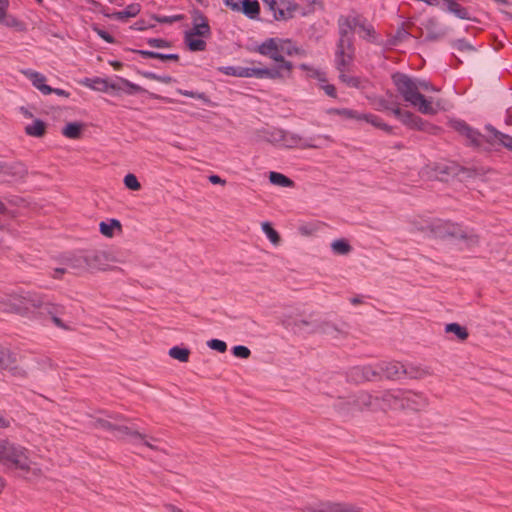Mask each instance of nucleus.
I'll return each mask as SVG.
<instances>
[{"mask_svg":"<svg viewBox=\"0 0 512 512\" xmlns=\"http://www.w3.org/2000/svg\"><path fill=\"white\" fill-rule=\"evenodd\" d=\"M207 346L212 349L216 350L220 353H224L227 351V344L219 339H211L207 342Z\"/></svg>","mask_w":512,"mask_h":512,"instance_id":"obj_61","label":"nucleus"},{"mask_svg":"<svg viewBox=\"0 0 512 512\" xmlns=\"http://www.w3.org/2000/svg\"><path fill=\"white\" fill-rule=\"evenodd\" d=\"M147 44L153 48H170L172 43L163 38H148Z\"/></svg>","mask_w":512,"mask_h":512,"instance_id":"obj_58","label":"nucleus"},{"mask_svg":"<svg viewBox=\"0 0 512 512\" xmlns=\"http://www.w3.org/2000/svg\"><path fill=\"white\" fill-rule=\"evenodd\" d=\"M22 73L29 78L32 81V84L42 92V86H48L45 84L46 77L36 71H33L31 69L23 70Z\"/></svg>","mask_w":512,"mask_h":512,"instance_id":"obj_40","label":"nucleus"},{"mask_svg":"<svg viewBox=\"0 0 512 512\" xmlns=\"http://www.w3.org/2000/svg\"><path fill=\"white\" fill-rule=\"evenodd\" d=\"M177 92L183 96L200 99L205 103L210 102L208 96L204 92H194V91H188V90H182V89H178Z\"/></svg>","mask_w":512,"mask_h":512,"instance_id":"obj_57","label":"nucleus"},{"mask_svg":"<svg viewBox=\"0 0 512 512\" xmlns=\"http://www.w3.org/2000/svg\"><path fill=\"white\" fill-rule=\"evenodd\" d=\"M117 79L119 80L120 84H122V91L128 95L145 93V94H148L150 96V98H152V99H160L159 95H157L155 93H151L148 90H146L145 88H143L135 83H132L131 81H129L125 78L117 77Z\"/></svg>","mask_w":512,"mask_h":512,"instance_id":"obj_29","label":"nucleus"},{"mask_svg":"<svg viewBox=\"0 0 512 512\" xmlns=\"http://www.w3.org/2000/svg\"><path fill=\"white\" fill-rule=\"evenodd\" d=\"M403 390H385L380 396H374L378 398V410H400L403 408L402 401Z\"/></svg>","mask_w":512,"mask_h":512,"instance_id":"obj_16","label":"nucleus"},{"mask_svg":"<svg viewBox=\"0 0 512 512\" xmlns=\"http://www.w3.org/2000/svg\"><path fill=\"white\" fill-rule=\"evenodd\" d=\"M107 83L108 79H102L99 77H95L93 79L86 78L83 82L86 86L101 92H107Z\"/></svg>","mask_w":512,"mask_h":512,"instance_id":"obj_46","label":"nucleus"},{"mask_svg":"<svg viewBox=\"0 0 512 512\" xmlns=\"http://www.w3.org/2000/svg\"><path fill=\"white\" fill-rule=\"evenodd\" d=\"M64 313V306L52 303L46 296H44V299L38 310L37 317H50L52 322L58 328H61L63 330H69V327L60 318V316H62Z\"/></svg>","mask_w":512,"mask_h":512,"instance_id":"obj_13","label":"nucleus"},{"mask_svg":"<svg viewBox=\"0 0 512 512\" xmlns=\"http://www.w3.org/2000/svg\"><path fill=\"white\" fill-rule=\"evenodd\" d=\"M85 262H87V272L94 270H105L109 265V256L102 250L84 251Z\"/></svg>","mask_w":512,"mask_h":512,"instance_id":"obj_18","label":"nucleus"},{"mask_svg":"<svg viewBox=\"0 0 512 512\" xmlns=\"http://www.w3.org/2000/svg\"><path fill=\"white\" fill-rule=\"evenodd\" d=\"M262 230L274 245H278L280 243L281 237L279 233L272 227L269 222L262 223Z\"/></svg>","mask_w":512,"mask_h":512,"instance_id":"obj_47","label":"nucleus"},{"mask_svg":"<svg viewBox=\"0 0 512 512\" xmlns=\"http://www.w3.org/2000/svg\"><path fill=\"white\" fill-rule=\"evenodd\" d=\"M152 19L159 23L172 24V23L182 20L183 15H173V16L152 15Z\"/></svg>","mask_w":512,"mask_h":512,"instance_id":"obj_59","label":"nucleus"},{"mask_svg":"<svg viewBox=\"0 0 512 512\" xmlns=\"http://www.w3.org/2000/svg\"><path fill=\"white\" fill-rule=\"evenodd\" d=\"M44 296L36 292L12 293L13 313L21 316L37 317Z\"/></svg>","mask_w":512,"mask_h":512,"instance_id":"obj_6","label":"nucleus"},{"mask_svg":"<svg viewBox=\"0 0 512 512\" xmlns=\"http://www.w3.org/2000/svg\"><path fill=\"white\" fill-rule=\"evenodd\" d=\"M196 37L197 36H190L189 34H184V43L187 46V48L192 52L206 50V41L203 39H198Z\"/></svg>","mask_w":512,"mask_h":512,"instance_id":"obj_38","label":"nucleus"},{"mask_svg":"<svg viewBox=\"0 0 512 512\" xmlns=\"http://www.w3.org/2000/svg\"><path fill=\"white\" fill-rule=\"evenodd\" d=\"M4 21H5V25L7 27H14V28L22 29L24 26L23 22H21L14 16H6Z\"/></svg>","mask_w":512,"mask_h":512,"instance_id":"obj_64","label":"nucleus"},{"mask_svg":"<svg viewBox=\"0 0 512 512\" xmlns=\"http://www.w3.org/2000/svg\"><path fill=\"white\" fill-rule=\"evenodd\" d=\"M168 354L171 358L179 360L180 362H188L190 350L185 347L174 346L170 348Z\"/></svg>","mask_w":512,"mask_h":512,"instance_id":"obj_45","label":"nucleus"},{"mask_svg":"<svg viewBox=\"0 0 512 512\" xmlns=\"http://www.w3.org/2000/svg\"><path fill=\"white\" fill-rule=\"evenodd\" d=\"M428 228L430 232L438 238L453 237L468 240L472 243L478 242L476 235H469L459 224L450 221L437 220L432 222Z\"/></svg>","mask_w":512,"mask_h":512,"instance_id":"obj_8","label":"nucleus"},{"mask_svg":"<svg viewBox=\"0 0 512 512\" xmlns=\"http://www.w3.org/2000/svg\"><path fill=\"white\" fill-rule=\"evenodd\" d=\"M281 50H282V53H285L289 56H292L294 54L302 55L304 53V51L301 48L293 45V43L290 39H282Z\"/></svg>","mask_w":512,"mask_h":512,"instance_id":"obj_49","label":"nucleus"},{"mask_svg":"<svg viewBox=\"0 0 512 512\" xmlns=\"http://www.w3.org/2000/svg\"><path fill=\"white\" fill-rule=\"evenodd\" d=\"M138 74L146 79L155 80V81H158V82H161L164 84H170L174 81V79L169 75L161 76L156 73L149 72V71H138Z\"/></svg>","mask_w":512,"mask_h":512,"instance_id":"obj_48","label":"nucleus"},{"mask_svg":"<svg viewBox=\"0 0 512 512\" xmlns=\"http://www.w3.org/2000/svg\"><path fill=\"white\" fill-rule=\"evenodd\" d=\"M123 182H124V185L130 190L138 191L141 189V184L134 174H131V173L127 174L124 177Z\"/></svg>","mask_w":512,"mask_h":512,"instance_id":"obj_56","label":"nucleus"},{"mask_svg":"<svg viewBox=\"0 0 512 512\" xmlns=\"http://www.w3.org/2000/svg\"><path fill=\"white\" fill-rule=\"evenodd\" d=\"M281 41V38H268L257 47L256 51L274 60L277 65L272 69H278L281 77L285 78L291 75L293 64L282 56Z\"/></svg>","mask_w":512,"mask_h":512,"instance_id":"obj_4","label":"nucleus"},{"mask_svg":"<svg viewBox=\"0 0 512 512\" xmlns=\"http://www.w3.org/2000/svg\"><path fill=\"white\" fill-rule=\"evenodd\" d=\"M278 144H281L286 148L300 147V148L306 149V148H316L317 147L316 145H314L312 143L306 142L298 134L290 133L283 129H282L281 141Z\"/></svg>","mask_w":512,"mask_h":512,"instance_id":"obj_24","label":"nucleus"},{"mask_svg":"<svg viewBox=\"0 0 512 512\" xmlns=\"http://www.w3.org/2000/svg\"><path fill=\"white\" fill-rule=\"evenodd\" d=\"M280 7L277 8L273 17L276 21H287L294 17V14L299 9V5L292 0H280Z\"/></svg>","mask_w":512,"mask_h":512,"instance_id":"obj_22","label":"nucleus"},{"mask_svg":"<svg viewBox=\"0 0 512 512\" xmlns=\"http://www.w3.org/2000/svg\"><path fill=\"white\" fill-rule=\"evenodd\" d=\"M47 124L41 119H35L25 127V133L32 137L41 138L46 134Z\"/></svg>","mask_w":512,"mask_h":512,"instance_id":"obj_34","label":"nucleus"},{"mask_svg":"<svg viewBox=\"0 0 512 512\" xmlns=\"http://www.w3.org/2000/svg\"><path fill=\"white\" fill-rule=\"evenodd\" d=\"M358 26L357 18L340 16L338 19L339 38H354V28Z\"/></svg>","mask_w":512,"mask_h":512,"instance_id":"obj_28","label":"nucleus"},{"mask_svg":"<svg viewBox=\"0 0 512 512\" xmlns=\"http://www.w3.org/2000/svg\"><path fill=\"white\" fill-rule=\"evenodd\" d=\"M260 10V4L257 0H241L238 3V9H234L235 12H242L251 20L259 18Z\"/></svg>","mask_w":512,"mask_h":512,"instance_id":"obj_26","label":"nucleus"},{"mask_svg":"<svg viewBox=\"0 0 512 512\" xmlns=\"http://www.w3.org/2000/svg\"><path fill=\"white\" fill-rule=\"evenodd\" d=\"M244 67H235V66H224L219 67L218 71L221 73L228 75V76H235V77H244Z\"/></svg>","mask_w":512,"mask_h":512,"instance_id":"obj_53","label":"nucleus"},{"mask_svg":"<svg viewBox=\"0 0 512 512\" xmlns=\"http://www.w3.org/2000/svg\"><path fill=\"white\" fill-rule=\"evenodd\" d=\"M485 130L489 133V135L486 136L485 138V141L487 143L491 145L498 143L503 147L507 148L508 150L512 151V136L500 132L491 124H487L485 126Z\"/></svg>","mask_w":512,"mask_h":512,"instance_id":"obj_21","label":"nucleus"},{"mask_svg":"<svg viewBox=\"0 0 512 512\" xmlns=\"http://www.w3.org/2000/svg\"><path fill=\"white\" fill-rule=\"evenodd\" d=\"M83 124L70 122L62 129V134L69 139H79L82 135Z\"/></svg>","mask_w":512,"mask_h":512,"instance_id":"obj_37","label":"nucleus"},{"mask_svg":"<svg viewBox=\"0 0 512 512\" xmlns=\"http://www.w3.org/2000/svg\"><path fill=\"white\" fill-rule=\"evenodd\" d=\"M446 4V8L450 13H453L456 17L464 20H471L469 11L466 7L460 5L456 0H443Z\"/></svg>","mask_w":512,"mask_h":512,"instance_id":"obj_33","label":"nucleus"},{"mask_svg":"<svg viewBox=\"0 0 512 512\" xmlns=\"http://www.w3.org/2000/svg\"><path fill=\"white\" fill-rule=\"evenodd\" d=\"M451 45L454 49L459 52H473L475 48L465 39H457L451 42Z\"/></svg>","mask_w":512,"mask_h":512,"instance_id":"obj_54","label":"nucleus"},{"mask_svg":"<svg viewBox=\"0 0 512 512\" xmlns=\"http://www.w3.org/2000/svg\"><path fill=\"white\" fill-rule=\"evenodd\" d=\"M449 124L451 128L469 140L470 146L478 148L481 146L482 140H485L486 138V136L482 135L477 129L468 125L464 120H451Z\"/></svg>","mask_w":512,"mask_h":512,"instance_id":"obj_15","label":"nucleus"},{"mask_svg":"<svg viewBox=\"0 0 512 512\" xmlns=\"http://www.w3.org/2000/svg\"><path fill=\"white\" fill-rule=\"evenodd\" d=\"M331 249L336 255H347L352 251V246L345 239H337L332 242Z\"/></svg>","mask_w":512,"mask_h":512,"instance_id":"obj_44","label":"nucleus"},{"mask_svg":"<svg viewBox=\"0 0 512 512\" xmlns=\"http://www.w3.org/2000/svg\"><path fill=\"white\" fill-rule=\"evenodd\" d=\"M64 267L56 268L54 278H59L58 274L71 272L75 275H80L87 272V262H85L84 251L78 253H70L65 255L62 259Z\"/></svg>","mask_w":512,"mask_h":512,"instance_id":"obj_10","label":"nucleus"},{"mask_svg":"<svg viewBox=\"0 0 512 512\" xmlns=\"http://www.w3.org/2000/svg\"><path fill=\"white\" fill-rule=\"evenodd\" d=\"M422 25L427 31L425 41H437L443 38L447 33L446 29L440 27L436 17L427 18Z\"/></svg>","mask_w":512,"mask_h":512,"instance_id":"obj_23","label":"nucleus"},{"mask_svg":"<svg viewBox=\"0 0 512 512\" xmlns=\"http://www.w3.org/2000/svg\"><path fill=\"white\" fill-rule=\"evenodd\" d=\"M141 6L138 3L129 4L124 10L106 14V17L125 21L128 18L135 17L140 13Z\"/></svg>","mask_w":512,"mask_h":512,"instance_id":"obj_30","label":"nucleus"},{"mask_svg":"<svg viewBox=\"0 0 512 512\" xmlns=\"http://www.w3.org/2000/svg\"><path fill=\"white\" fill-rule=\"evenodd\" d=\"M0 312L13 313L12 293L0 297Z\"/></svg>","mask_w":512,"mask_h":512,"instance_id":"obj_55","label":"nucleus"},{"mask_svg":"<svg viewBox=\"0 0 512 512\" xmlns=\"http://www.w3.org/2000/svg\"><path fill=\"white\" fill-rule=\"evenodd\" d=\"M354 38H339L335 52V64L337 70H342L344 66H349L355 55Z\"/></svg>","mask_w":512,"mask_h":512,"instance_id":"obj_11","label":"nucleus"},{"mask_svg":"<svg viewBox=\"0 0 512 512\" xmlns=\"http://www.w3.org/2000/svg\"><path fill=\"white\" fill-rule=\"evenodd\" d=\"M193 28L186 31L185 34L190 36H198L203 38H209L211 36V28L208 23L207 17L198 9L193 11Z\"/></svg>","mask_w":512,"mask_h":512,"instance_id":"obj_20","label":"nucleus"},{"mask_svg":"<svg viewBox=\"0 0 512 512\" xmlns=\"http://www.w3.org/2000/svg\"><path fill=\"white\" fill-rule=\"evenodd\" d=\"M427 374H429V373L425 369H422V368H419L416 366H409V367H405V372L403 373V377L407 376L411 379H420Z\"/></svg>","mask_w":512,"mask_h":512,"instance_id":"obj_51","label":"nucleus"},{"mask_svg":"<svg viewBox=\"0 0 512 512\" xmlns=\"http://www.w3.org/2000/svg\"><path fill=\"white\" fill-rule=\"evenodd\" d=\"M347 380L355 384L378 380L376 365H358L347 371Z\"/></svg>","mask_w":512,"mask_h":512,"instance_id":"obj_14","label":"nucleus"},{"mask_svg":"<svg viewBox=\"0 0 512 512\" xmlns=\"http://www.w3.org/2000/svg\"><path fill=\"white\" fill-rule=\"evenodd\" d=\"M42 93L44 95H49L51 93H55L58 96L66 97L68 98L70 96V93L66 90L59 89V88H52L50 86H42Z\"/></svg>","mask_w":512,"mask_h":512,"instance_id":"obj_62","label":"nucleus"},{"mask_svg":"<svg viewBox=\"0 0 512 512\" xmlns=\"http://www.w3.org/2000/svg\"><path fill=\"white\" fill-rule=\"evenodd\" d=\"M410 36V33L405 29V24L402 23L395 32V35L389 40L391 45H398Z\"/></svg>","mask_w":512,"mask_h":512,"instance_id":"obj_50","label":"nucleus"},{"mask_svg":"<svg viewBox=\"0 0 512 512\" xmlns=\"http://www.w3.org/2000/svg\"><path fill=\"white\" fill-rule=\"evenodd\" d=\"M269 180L272 184L281 187H293L294 182L289 177L282 173L270 172Z\"/></svg>","mask_w":512,"mask_h":512,"instance_id":"obj_43","label":"nucleus"},{"mask_svg":"<svg viewBox=\"0 0 512 512\" xmlns=\"http://www.w3.org/2000/svg\"><path fill=\"white\" fill-rule=\"evenodd\" d=\"M244 77L243 78H269V79H283L279 73L278 69L272 68H249L244 67Z\"/></svg>","mask_w":512,"mask_h":512,"instance_id":"obj_25","label":"nucleus"},{"mask_svg":"<svg viewBox=\"0 0 512 512\" xmlns=\"http://www.w3.org/2000/svg\"><path fill=\"white\" fill-rule=\"evenodd\" d=\"M28 169L26 165L20 161L5 162L0 161V181H20L26 178Z\"/></svg>","mask_w":512,"mask_h":512,"instance_id":"obj_12","label":"nucleus"},{"mask_svg":"<svg viewBox=\"0 0 512 512\" xmlns=\"http://www.w3.org/2000/svg\"><path fill=\"white\" fill-rule=\"evenodd\" d=\"M315 323H317V320H304L291 317L286 321L287 327H291L295 333L304 331L305 327L308 328L307 332L309 333L310 329H314Z\"/></svg>","mask_w":512,"mask_h":512,"instance_id":"obj_35","label":"nucleus"},{"mask_svg":"<svg viewBox=\"0 0 512 512\" xmlns=\"http://www.w3.org/2000/svg\"><path fill=\"white\" fill-rule=\"evenodd\" d=\"M378 380L385 377L389 380H398L403 377L405 366L397 361H381L376 364Z\"/></svg>","mask_w":512,"mask_h":512,"instance_id":"obj_17","label":"nucleus"},{"mask_svg":"<svg viewBox=\"0 0 512 512\" xmlns=\"http://www.w3.org/2000/svg\"><path fill=\"white\" fill-rule=\"evenodd\" d=\"M299 512H362V509L354 504L346 502L319 501L308 504L298 510Z\"/></svg>","mask_w":512,"mask_h":512,"instance_id":"obj_9","label":"nucleus"},{"mask_svg":"<svg viewBox=\"0 0 512 512\" xmlns=\"http://www.w3.org/2000/svg\"><path fill=\"white\" fill-rule=\"evenodd\" d=\"M333 332L340 333V329L336 327L335 324L326 321V320H317V323L314 324V329H310L309 333H322V334H331Z\"/></svg>","mask_w":512,"mask_h":512,"instance_id":"obj_36","label":"nucleus"},{"mask_svg":"<svg viewBox=\"0 0 512 512\" xmlns=\"http://www.w3.org/2000/svg\"><path fill=\"white\" fill-rule=\"evenodd\" d=\"M348 66H344L342 70L339 71V80L343 83H345L348 87L352 88H361L362 81L359 77L356 76H350L347 75L345 72L347 70Z\"/></svg>","mask_w":512,"mask_h":512,"instance_id":"obj_42","label":"nucleus"},{"mask_svg":"<svg viewBox=\"0 0 512 512\" xmlns=\"http://www.w3.org/2000/svg\"><path fill=\"white\" fill-rule=\"evenodd\" d=\"M0 464L19 476H25L32 471L33 461L27 448L8 440H1Z\"/></svg>","mask_w":512,"mask_h":512,"instance_id":"obj_2","label":"nucleus"},{"mask_svg":"<svg viewBox=\"0 0 512 512\" xmlns=\"http://www.w3.org/2000/svg\"><path fill=\"white\" fill-rule=\"evenodd\" d=\"M446 333H453L459 340H466L469 336L468 330L466 327L461 326L458 323H449L445 326Z\"/></svg>","mask_w":512,"mask_h":512,"instance_id":"obj_41","label":"nucleus"},{"mask_svg":"<svg viewBox=\"0 0 512 512\" xmlns=\"http://www.w3.org/2000/svg\"><path fill=\"white\" fill-rule=\"evenodd\" d=\"M362 120L370 123L371 125H373L376 128H380L381 123L383 122V120L379 116L371 114V113H367V114L363 113Z\"/></svg>","mask_w":512,"mask_h":512,"instance_id":"obj_63","label":"nucleus"},{"mask_svg":"<svg viewBox=\"0 0 512 512\" xmlns=\"http://www.w3.org/2000/svg\"><path fill=\"white\" fill-rule=\"evenodd\" d=\"M0 369L18 374L17 358L9 349L0 346Z\"/></svg>","mask_w":512,"mask_h":512,"instance_id":"obj_27","label":"nucleus"},{"mask_svg":"<svg viewBox=\"0 0 512 512\" xmlns=\"http://www.w3.org/2000/svg\"><path fill=\"white\" fill-rule=\"evenodd\" d=\"M392 82L396 87L398 94L404 101L418 108V111L425 115H435L437 108L432 106L423 94L419 92V85L416 80L402 72H395L391 76Z\"/></svg>","mask_w":512,"mask_h":512,"instance_id":"obj_1","label":"nucleus"},{"mask_svg":"<svg viewBox=\"0 0 512 512\" xmlns=\"http://www.w3.org/2000/svg\"><path fill=\"white\" fill-rule=\"evenodd\" d=\"M281 41V38H268L257 47L256 51L274 60L277 65L272 69H278L281 77L285 78L291 75L293 64L282 56Z\"/></svg>","mask_w":512,"mask_h":512,"instance_id":"obj_5","label":"nucleus"},{"mask_svg":"<svg viewBox=\"0 0 512 512\" xmlns=\"http://www.w3.org/2000/svg\"><path fill=\"white\" fill-rule=\"evenodd\" d=\"M114 433L115 437L119 440H124L127 436L134 440H144L146 437V435L125 425H117Z\"/></svg>","mask_w":512,"mask_h":512,"instance_id":"obj_31","label":"nucleus"},{"mask_svg":"<svg viewBox=\"0 0 512 512\" xmlns=\"http://www.w3.org/2000/svg\"><path fill=\"white\" fill-rule=\"evenodd\" d=\"M401 411H420L428 405L426 397L422 393L403 390Z\"/></svg>","mask_w":512,"mask_h":512,"instance_id":"obj_19","label":"nucleus"},{"mask_svg":"<svg viewBox=\"0 0 512 512\" xmlns=\"http://www.w3.org/2000/svg\"><path fill=\"white\" fill-rule=\"evenodd\" d=\"M115 228L119 231L122 230L121 222L117 219H111L108 223L102 221L99 224L100 232L106 237H112L114 235Z\"/></svg>","mask_w":512,"mask_h":512,"instance_id":"obj_39","label":"nucleus"},{"mask_svg":"<svg viewBox=\"0 0 512 512\" xmlns=\"http://www.w3.org/2000/svg\"><path fill=\"white\" fill-rule=\"evenodd\" d=\"M257 136L260 140L278 144L281 141L282 137V129L279 128H270V129H261L257 131Z\"/></svg>","mask_w":512,"mask_h":512,"instance_id":"obj_32","label":"nucleus"},{"mask_svg":"<svg viewBox=\"0 0 512 512\" xmlns=\"http://www.w3.org/2000/svg\"><path fill=\"white\" fill-rule=\"evenodd\" d=\"M232 354L235 357L247 359L251 355V351L248 347L243 345H237L232 348Z\"/></svg>","mask_w":512,"mask_h":512,"instance_id":"obj_60","label":"nucleus"},{"mask_svg":"<svg viewBox=\"0 0 512 512\" xmlns=\"http://www.w3.org/2000/svg\"><path fill=\"white\" fill-rule=\"evenodd\" d=\"M378 398L367 391H359L357 394L334 404V409L342 416H351L355 412L377 411Z\"/></svg>","mask_w":512,"mask_h":512,"instance_id":"obj_3","label":"nucleus"},{"mask_svg":"<svg viewBox=\"0 0 512 512\" xmlns=\"http://www.w3.org/2000/svg\"><path fill=\"white\" fill-rule=\"evenodd\" d=\"M332 112L347 119L362 120L363 116V114L348 108L333 109Z\"/></svg>","mask_w":512,"mask_h":512,"instance_id":"obj_52","label":"nucleus"},{"mask_svg":"<svg viewBox=\"0 0 512 512\" xmlns=\"http://www.w3.org/2000/svg\"><path fill=\"white\" fill-rule=\"evenodd\" d=\"M389 112H391L403 125L409 129L428 133H434V131L436 132L439 130L437 126L422 119L420 116L414 114L413 112L401 109L399 103L397 102L392 104Z\"/></svg>","mask_w":512,"mask_h":512,"instance_id":"obj_7","label":"nucleus"}]
</instances>
